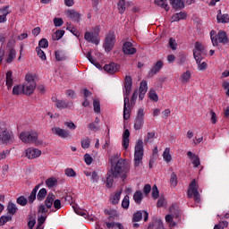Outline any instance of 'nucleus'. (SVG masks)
<instances>
[{
    "label": "nucleus",
    "instance_id": "obj_18",
    "mask_svg": "<svg viewBox=\"0 0 229 229\" xmlns=\"http://www.w3.org/2000/svg\"><path fill=\"white\" fill-rule=\"evenodd\" d=\"M216 42L226 45L229 42L228 35L225 30H219L216 36Z\"/></svg>",
    "mask_w": 229,
    "mask_h": 229
},
{
    "label": "nucleus",
    "instance_id": "obj_30",
    "mask_svg": "<svg viewBox=\"0 0 229 229\" xmlns=\"http://www.w3.org/2000/svg\"><path fill=\"white\" fill-rule=\"evenodd\" d=\"M66 56H65V53L62 50H57L55 51V60L57 62H64V60H65Z\"/></svg>",
    "mask_w": 229,
    "mask_h": 229
},
{
    "label": "nucleus",
    "instance_id": "obj_57",
    "mask_svg": "<svg viewBox=\"0 0 229 229\" xmlns=\"http://www.w3.org/2000/svg\"><path fill=\"white\" fill-rule=\"evenodd\" d=\"M168 44L173 51H176V46H178V44H176V39L170 38Z\"/></svg>",
    "mask_w": 229,
    "mask_h": 229
},
{
    "label": "nucleus",
    "instance_id": "obj_49",
    "mask_svg": "<svg viewBox=\"0 0 229 229\" xmlns=\"http://www.w3.org/2000/svg\"><path fill=\"white\" fill-rule=\"evenodd\" d=\"M151 196H152L153 199H158V198L160 196V191H158V187H157V185H154L152 187Z\"/></svg>",
    "mask_w": 229,
    "mask_h": 229
},
{
    "label": "nucleus",
    "instance_id": "obj_43",
    "mask_svg": "<svg viewBox=\"0 0 229 229\" xmlns=\"http://www.w3.org/2000/svg\"><path fill=\"white\" fill-rule=\"evenodd\" d=\"M163 158L164 160H165V162H171V160L173 159V157H171L170 154V148H166L163 153Z\"/></svg>",
    "mask_w": 229,
    "mask_h": 229
},
{
    "label": "nucleus",
    "instance_id": "obj_55",
    "mask_svg": "<svg viewBox=\"0 0 229 229\" xmlns=\"http://www.w3.org/2000/svg\"><path fill=\"white\" fill-rule=\"evenodd\" d=\"M81 148L83 149H89L90 148V140L89 138L81 140Z\"/></svg>",
    "mask_w": 229,
    "mask_h": 229
},
{
    "label": "nucleus",
    "instance_id": "obj_25",
    "mask_svg": "<svg viewBox=\"0 0 229 229\" xmlns=\"http://www.w3.org/2000/svg\"><path fill=\"white\" fill-rule=\"evenodd\" d=\"M46 196H47V190H46V188L40 189L37 195L38 201H44Z\"/></svg>",
    "mask_w": 229,
    "mask_h": 229
},
{
    "label": "nucleus",
    "instance_id": "obj_32",
    "mask_svg": "<svg viewBox=\"0 0 229 229\" xmlns=\"http://www.w3.org/2000/svg\"><path fill=\"white\" fill-rule=\"evenodd\" d=\"M25 83L27 84H30V85H37V81H35V75L31 74V73H28L25 76Z\"/></svg>",
    "mask_w": 229,
    "mask_h": 229
},
{
    "label": "nucleus",
    "instance_id": "obj_6",
    "mask_svg": "<svg viewBox=\"0 0 229 229\" xmlns=\"http://www.w3.org/2000/svg\"><path fill=\"white\" fill-rule=\"evenodd\" d=\"M99 31H101L99 26H96L93 28L92 32H86L84 34L85 40H87V42H90L91 44H95V46H98V44H99Z\"/></svg>",
    "mask_w": 229,
    "mask_h": 229
},
{
    "label": "nucleus",
    "instance_id": "obj_35",
    "mask_svg": "<svg viewBox=\"0 0 229 229\" xmlns=\"http://www.w3.org/2000/svg\"><path fill=\"white\" fill-rule=\"evenodd\" d=\"M120 157H121V154L117 153L113 155L111 157H109L111 167H115V165H117V160H119Z\"/></svg>",
    "mask_w": 229,
    "mask_h": 229
},
{
    "label": "nucleus",
    "instance_id": "obj_56",
    "mask_svg": "<svg viewBox=\"0 0 229 229\" xmlns=\"http://www.w3.org/2000/svg\"><path fill=\"white\" fill-rule=\"evenodd\" d=\"M36 52L38 54V56H39L41 60H47L46 53L43 52L42 48L36 47Z\"/></svg>",
    "mask_w": 229,
    "mask_h": 229
},
{
    "label": "nucleus",
    "instance_id": "obj_62",
    "mask_svg": "<svg viewBox=\"0 0 229 229\" xmlns=\"http://www.w3.org/2000/svg\"><path fill=\"white\" fill-rule=\"evenodd\" d=\"M203 49H205V47H203V44L197 41L195 43V49H193V51H199V53H201Z\"/></svg>",
    "mask_w": 229,
    "mask_h": 229
},
{
    "label": "nucleus",
    "instance_id": "obj_14",
    "mask_svg": "<svg viewBox=\"0 0 229 229\" xmlns=\"http://www.w3.org/2000/svg\"><path fill=\"white\" fill-rule=\"evenodd\" d=\"M119 69H121V66H119V64L115 63H110L104 65V71H106V72H108L109 74H115V72H117Z\"/></svg>",
    "mask_w": 229,
    "mask_h": 229
},
{
    "label": "nucleus",
    "instance_id": "obj_12",
    "mask_svg": "<svg viewBox=\"0 0 229 229\" xmlns=\"http://www.w3.org/2000/svg\"><path fill=\"white\" fill-rule=\"evenodd\" d=\"M142 216L144 217V221L146 222L149 217V213H148V211L146 210L137 211L136 213L133 214L132 222L139 223V221H142Z\"/></svg>",
    "mask_w": 229,
    "mask_h": 229
},
{
    "label": "nucleus",
    "instance_id": "obj_48",
    "mask_svg": "<svg viewBox=\"0 0 229 229\" xmlns=\"http://www.w3.org/2000/svg\"><path fill=\"white\" fill-rule=\"evenodd\" d=\"M170 183L173 187H176V185H178V176L174 172L171 174Z\"/></svg>",
    "mask_w": 229,
    "mask_h": 229
},
{
    "label": "nucleus",
    "instance_id": "obj_8",
    "mask_svg": "<svg viewBox=\"0 0 229 229\" xmlns=\"http://www.w3.org/2000/svg\"><path fill=\"white\" fill-rule=\"evenodd\" d=\"M144 126V108H140L134 119V130H142Z\"/></svg>",
    "mask_w": 229,
    "mask_h": 229
},
{
    "label": "nucleus",
    "instance_id": "obj_40",
    "mask_svg": "<svg viewBox=\"0 0 229 229\" xmlns=\"http://www.w3.org/2000/svg\"><path fill=\"white\" fill-rule=\"evenodd\" d=\"M181 80L182 83H189V80H191V72L186 71L181 75Z\"/></svg>",
    "mask_w": 229,
    "mask_h": 229
},
{
    "label": "nucleus",
    "instance_id": "obj_39",
    "mask_svg": "<svg viewBox=\"0 0 229 229\" xmlns=\"http://www.w3.org/2000/svg\"><path fill=\"white\" fill-rule=\"evenodd\" d=\"M148 98L151 99V101H155V103L158 102V95L155 89H150L148 91Z\"/></svg>",
    "mask_w": 229,
    "mask_h": 229
},
{
    "label": "nucleus",
    "instance_id": "obj_53",
    "mask_svg": "<svg viewBox=\"0 0 229 229\" xmlns=\"http://www.w3.org/2000/svg\"><path fill=\"white\" fill-rule=\"evenodd\" d=\"M8 221H12V216H2L0 217V226H3L4 225H6Z\"/></svg>",
    "mask_w": 229,
    "mask_h": 229
},
{
    "label": "nucleus",
    "instance_id": "obj_1",
    "mask_svg": "<svg viewBox=\"0 0 229 229\" xmlns=\"http://www.w3.org/2000/svg\"><path fill=\"white\" fill-rule=\"evenodd\" d=\"M128 173H130V166H128L126 160L123 158L118 159L115 167H111L107 172L106 182L107 189H112L114 185V178H122V180H126V178H128Z\"/></svg>",
    "mask_w": 229,
    "mask_h": 229
},
{
    "label": "nucleus",
    "instance_id": "obj_60",
    "mask_svg": "<svg viewBox=\"0 0 229 229\" xmlns=\"http://www.w3.org/2000/svg\"><path fill=\"white\" fill-rule=\"evenodd\" d=\"M35 199H37V191H35V190H32L30 195L29 196V203H30L31 205L33 201H35Z\"/></svg>",
    "mask_w": 229,
    "mask_h": 229
},
{
    "label": "nucleus",
    "instance_id": "obj_42",
    "mask_svg": "<svg viewBox=\"0 0 229 229\" xmlns=\"http://www.w3.org/2000/svg\"><path fill=\"white\" fill-rule=\"evenodd\" d=\"M118 10H119V13H124V12H126V1L125 0H119Z\"/></svg>",
    "mask_w": 229,
    "mask_h": 229
},
{
    "label": "nucleus",
    "instance_id": "obj_51",
    "mask_svg": "<svg viewBox=\"0 0 229 229\" xmlns=\"http://www.w3.org/2000/svg\"><path fill=\"white\" fill-rule=\"evenodd\" d=\"M13 96H19L20 94H22V86L16 85L13 88Z\"/></svg>",
    "mask_w": 229,
    "mask_h": 229
},
{
    "label": "nucleus",
    "instance_id": "obj_52",
    "mask_svg": "<svg viewBox=\"0 0 229 229\" xmlns=\"http://www.w3.org/2000/svg\"><path fill=\"white\" fill-rule=\"evenodd\" d=\"M140 92H148V81H141L140 84Z\"/></svg>",
    "mask_w": 229,
    "mask_h": 229
},
{
    "label": "nucleus",
    "instance_id": "obj_3",
    "mask_svg": "<svg viewBox=\"0 0 229 229\" xmlns=\"http://www.w3.org/2000/svg\"><path fill=\"white\" fill-rule=\"evenodd\" d=\"M142 158H144V141L138 140L134 151V167H139L142 164Z\"/></svg>",
    "mask_w": 229,
    "mask_h": 229
},
{
    "label": "nucleus",
    "instance_id": "obj_20",
    "mask_svg": "<svg viewBox=\"0 0 229 229\" xmlns=\"http://www.w3.org/2000/svg\"><path fill=\"white\" fill-rule=\"evenodd\" d=\"M164 67V62L161 60L157 61L152 69L148 72V76H153L154 74H157V72H160V70Z\"/></svg>",
    "mask_w": 229,
    "mask_h": 229
},
{
    "label": "nucleus",
    "instance_id": "obj_19",
    "mask_svg": "<svg viewBox=\"0 0 229 229\" xmlns=\"http://www.w3.org/2000/svg\"><path fill=\"white\" fill-rule=\"evenodd\" d=\"M187 157L190 158V160H191L193 167H199L201 162L199 161V157L198 155L192 153V151H188Z\"/></svg>",
    "mask_w": 229,
    "mask_h": 229
},
{
    "label": "nucleus",
    "instance_id": "obj_45",
    "mask_svg": "<svg viewBox=\"0 0 229 229\" xmlns=\"http://www.w3.org/2000/svg\"><path fill=\"white\" fill-rule=\"evenodd\" d=\"M193 56L199 66L201 64V60H203V55H201V53H198V51L193 50Z\"/></svg>",
    "mask_w": 229,
    "mask_h": 229
},
{
    "label": "nucleus",
    "instance_id": "obj_59",
    "mask_svg": "<svg viewBox=\"0 0 229 229\" xmlns=\"http://www.w3.org/2000/svg\"><path fill=\"white\" fill-rule=\"evenodd\" d=\"M54 24H55V28H60V26H64V19L55 18Z\"/></svg>",
    "mask_w": 229,
    "mask_h": 229
},
{
    "label": "nucleus",
    "instance_id": "obj_21",
    "mask_svg": "<svg viewBox=\"0 0 229 229\" xmlns=\"http://www.w3.org/2000/svg\"><path fill=\"white\" fill-rule=\"evenodd\" d=\"M169 1L174 10H183V8H185V4L183 3V0H169Z\"/></svg>",
    "mask_w": 229,
    "mask_h": 229
},
{
    "label": "nucleus",
    "instance_id": "obj_44",
    "mask_svg": "<svg viewBox=\"0 0 229 229\" xmlns=\"http://www.w3.org/2000/svg\"><path fill=\"white\" fill-rule=\"evenodd\" d=\"M58 181H56V178L50 177L46 180V185L49 187V189L53 188L55 185H56Z\"/></svg>",
    "mask_w": 229,
    "mask_h": 229
},
{
    "label": "nucleus",
    "instance_id": "obj_11",
    "mask_svg": "<svg viewBox=\"0 0 229 229\" xmlns=\"http://www.w3.org/2000/svg\"><path fill=\"white\" fill-rule=\"evenodd\" d=\"M131 85H133V80L131 79V76L126 75L124 81L123 98H129L130 93L131 92Z\"/></svg>",
    "mask_w": 229,
    "mask_h": 229
},
{
    "label": "nucleus",
    "instance_id": "obj_9",
    "mask_svg": "<svg viewBox=\"0 0 229 229\" xmlns=\"http://www.w3.org/2000/svg\"><path fill=\"white\" fill-rule=\"evenodd\" d=\"M133 107L130 106V98L125 96L123 97V119L128 121L131 115V110Z\"/></svg>",
    "mask_w": 229,
    "mask_h": 229
},
{
    "label": "nucleus",
    "instance_id": "obj_50",
    "mask_svg": "<svg viewBox=\"0 0 229 229\" xmlns=\"http://www.w3.org/2000/svg\"><path fill=\"white\" fill-rule=\"evenodd\" d=\"M38 47H39L41 49V47L43 49H47V47H49V41H47V38H42L39 42H38Z\"/></svg>",
    "mask_w": 229,
    "mask_h": 229
},
{
    "label": "nucleus",
    "instance_id": "obj_22",
    "mask_svg": "<svg viewBox=\"0 0 229 229\" xmlns=\"http://www.w3.org/2000/svg\"><path fill=\"white\" fill-rule=\"evenodd\" d=\"M123 146L124 149H128L130 146V130L126 129L123 135Z\"/></svg>",
    "mask_w": 229,
    "mask_h": 229
},
{
    "label": "nucleus",
    "instance_id": "obj_63",
    "mask_svg": "<svg viewBox=\"0 0 229 229\" xmlns=\"http://www.w3.org/2000/svg\"><path fill=\"white\" fill-rule=\"evenodd\" d=\"M116 217H119V214H117V210H113L107 219L108 221H114Z\"/></svg>",
    "mask_w": 229,
    "mask_h": 229
},
{
    "label": "nucleus",
    "instance_id": "obj_47",
    "mask_svg": "<svg viewBox=\"0 0 229 229\" xmlns=\"http://www.w3.org/2000/svg\"><path fill=\"white\" fill-rule=\"evenodd\" d=\"M216 21H217V22L222 23V24H228L229 16L227 13L222 14Z\"/></svg>",
    "mask_w": 229,
    "mask_h": 229
},
{
    "label": "nucleus",
    "instance_id": "obj_36",
    "mask_svg": "<svg viewBox=\"0 0 229 229\" xmlns=\"http://www.w3.org/2000/svg\"><path fill=\"white\" fill-rule=\"evenodd\" d=\"M55 106L60 110L69 108V102H65V100H56Z\"/></svg>",
    "mask_w": 229,
    "mask_h": 229
},
{
    "label": "nucleus",
    "instance_id": "obj_27",
    "mask_svg": "<svg viewBox=\"0 0 229 229\" xmlns=\"http://www.w3.org/2000/svg\"><path fill=\"white\" fill-rule=\"evenodd\" d=\"M65 35V30H58L52 35V40H60Z\"/></svg>",
    "mask_w": 229,
    "mask_h": 229
},
{
    "label": "nucleus",
    "instance_id": "obj_7",
    "mask_svg": "<svg viewBox=\"0 0 229 229\" xmlns=\"http://www.w3.org/2000/svg\"><path fill=\"white\" fill-rule=\"evenodd\" d=\"M115 45V36L114 35V32H109L105 39V51L106 53H110L114 49V46Z\"/></svg>",
    "mask_w": 229,
    "mask_h": 229
},
{
    "label": "nucleus",
    "instance_id": "obj_15",
    "mask_svg": "<svg viewBox=\"0 0 229 229\" xmlns=\"http://www.w3.org/2000/svg\"><path fill=\"white\" fill-rule=\"evenodd\" d=\"M123 51L124 55H135V53H137V48L133 47L131 42L127 41L123 46Z\"/></svg>",
    "mask_w": 229,
    "mask_h": 229
},
{
    "label": "nucleus",
    "instance_id": "obj_2",
    "mask_svg": "<svg viewBox=\"0 0 229 229\" xmlns=\"http://www.w3.org/2000/svg\"><path fill=\"white\" fill-rule=\"evenodd\" d=\"M20 139L25 144L42 145V141H38V133L33 131L21 132Z\"/></svg>",
    "mask_w": 229,
    "mask_h": 229
},
{
    "label": "nucleus",
    "instance_id": "obj_58",
    "mask_svg": "<svg viewBox=\"0 0 229 229\" xmlns=\"http://www.w3.org/2000/svg\"><path fill=\"white\" fill-rule=\"evenodd\" d=\"M64 173H65L66 176H69V177L76 176V172L72 168H66L64 170Z\"/></svg>",
    "mask_w": 229,
    "mask_h": 229
},
{
    "label": "nucleus",
    "instance_id": "obj_24",
    "mask_svg": "<svg viewBox=\"0 0 229 229\" xmlns=\"http://www.w3.org/2000/svg\"><path fill=\"white\" fill-rule=\"evenodd\" d=\"M133 199L137 205H140L142 203V199H144V196L142 195V191H137L133 194Z\"/></svg>",
    "mask_w": 229,
    "mask_h": 229
},
{
    "label": "nucleus",
    "instance_id": "obj_28",
    "mask_svg": "<svg viewBox=\"0 0 229 229\" xmlns=\"http://www.w3.org/2000/svg\"><path fill=\"white\" fill-rule=\"evenodd\" d=\"M155 4L161 8H164L165 12H169V5L167 4V0H155Z\"/></svg>",
    "mask_w": 229,
    "mask_h": 229
},
{
    "label": "nucleus",
    "instance_id": "obj_54",
    "mask_svg": "<svg viewBox=\"0 0 229 229\" xmlns=\"http://www.w3.org/2000/svg\"><path fill=\"white\" fill-rule=\"evenodd\" d=\"M123 208H128L130 207V196L126 195L122 201Z\"/></svg>",
    "mask_w": 229,
    "mask_h": 229
},
{
    "label": "nucleus",
    "instance_id": "obj_13",
    "mask_svg": "<svg viewBox=\"0 0 229 229\" xmlns=\"http://www.w3.org/2000/svg\"><path fill=\"white\" fill-rule=\"evenodd\" d=\"M42 155V151L38 148H29L26 149V157L30 160L33 158H38Z\"/></svg>",
    "mask_w": 229,
    "mask_h": 229
},
{
    "label": "nucleus",
    "instance_id": "obj_61",
    "mask_svg": "<svg viewBox=\"0 0 229 229\" xmlns=\"http://www.w3.org/2000/svg\"><path fill=\"white\" fill-rule=\"evenodd\" d=\"M91 182H93V183H98V182H99V175H98V172L93 171L91 173Z\"/></svg>",
    "mask_w": 229,
    "mask_h": 229
},
{
    "label": "nucleus",
    "instance_id": "obj_16",
    "mask_svg": "<svg viewBox=\"0 0 229 229\" xmlns=\"http://www.w3.org/2000/svg\"><path fill=\"white\" fill-rule=\"evenodd\" d=\"M66 16L68 19H71V21H73V22H80L81 19V14H80V13L76 12L75 10L66 11Z\"/></svg>",
    "mask_w": 229,
    "mask_h": 229
},
{
    "label": "nucleus",
    "instance_id": "obj_37",
    "mask_svg": "<svg viewBox=\"0 0 229 229\" xmlns=\"http://www.w3.org/2000/svg\"><path fill=\"white\" fill-rule=\"evenodd\" d=\"M8 214H12L13 216L17 213V210H19L16 206L13 204V202H9L7 206Z\"/></svg>",
    "mask_w": 229,
    "mask_h": 229
},
{
    "label": "nucleus",
    "instance_id": "obj_46",
    "mask_svg": "<svg viewBox=\"0 0 229 229\" xmlns=\"http://www.w3.org/2000/svg\"><path fill=\"white\" fill-rule=\"evenodd\" d=\"M137 98H139V90L135 89L132 93L131 103H130V106H131V108L135 106V102L137 101Z\"/></svg>",
    "mask_w": 229,
    "mask_h": 229
},
{
    "label": "nucleus",
    "instance_id": "obj_23",
    "mask_svg": "<svg viewBox=\"0 0 229 229\" xmlns=\"http://www.w3.org/2000/svg\"><path fill=\"white\" fill-rule=\"evenodd\" d=\"M55 201V194L48 193V195L47 196V199H45V206L47 207V208H51V207H53V203Z\"/></svg>",
    "mask_w": 229,
    "mask_h": 229
},
{
    "label": "nucleus",
    "instance_id": "obj_34",
    "mask_svg": "<svg viewBox=\"0 0 229 229\" xmlns=\"http://www.w3.org/2000/svg\"><path fill=\"white\" fill-rule=\"evenodd\" d=\"M153 220L155 229H165L164 228V222H162V219L155 217Z\"/></svg>",
    "mask_w": 229,
    "mask_h": 229
},
{
    "label": "nucleus",
    "instance_id": "obj_10",
    "mask_svg": "<svg viewBox=\"0 0 229 229\" xmlns=\"http://www.w3.org/2000/svg\"><path fill=\"white\" fill-rule=\"evenodd\" d=\"M52 133L57 135V137H60L61 139H69L70 137H72L69 130L62 129L60 127L52 128Z\"/></svg>",
    "mask_w": 229,
    "mask_h": 229
},
{
    "label": "nucleus",
    "instance_id": "obj_4",
    "mask_svg": "<svg viewBox=\"0 0 229 229\" xmlns=\"http://www.w3.org/2000/svg\"><path fill=\"white\" fill-rule=\"evenodd\" d=\"M13 142V133L6 128L4 123H0V144H12Z\"/></svg>",
    "mask_w": 229,
    "mask_h": 229
},
{
    "label": "nucleus",
    "instance_id": "obj_38",
    "mask_svg": "<svg viewBox=\"0 0 229 229\" xmlns=\"http://www.w3.org/2000/svg\"><path fill=\"white\" fill-rule=\"evenodd\" d=\"M93 107L95 114H101V104L98 99L93 100Z\"/></svg>",
    "mask_w": 229,
    "mask_h": 229
},
{
    "label": "nucleus",
    "instance_id": "obj_64",
    "mask_svg": "<svg viewBox=\"0 0 229 229\" xmlns=\"http://www.w3.org/2000/svg\"><path fill=\"white\" fill-rule=\"evenodd\" d=\"M92 157H90V154H85L84 155V162L87 164V165H90L92 164Z\"/></svg>",
    "mask_w": 229,
    "mask_h": 229
},
{
    "label": "nucleus",
    "instance_id": "obj_26",
    "mask_svg": "<svg viewBox=\"0 0 229 229\" xmlns=\"http://www.w3.org/2000/svg\"><path fill=\"white\" fill-rule=\"evenodd\" d=\"M186 18H187V13H185L183 12L177 13L174 14L172 17V19L174 22H177L178 21H182Z\"/></svg>",
    "mask_w": 229,
    "mask_h": 229
},
{
    "label": "nucleus",
    "instance_id": "obj_5",
    "mask_svg": "<svg viewBox=\"0 0 229 229\" xmlns=\"http://www.w3.org/2000/svg\"><path fill=\"white\" fill-rule=\"evenodd\" d=\"M187 197L190 199L193 198L196 203H199V201H201V195H199V191H198V182H196V179H193L190 183Z\"/></svg>",
    "mask_w": 229,
    "mask_h": 229
},
{
    "label": "nucleus",
    "instance_id": "obj_31",
    "mask_svg": "<svg viewBox=\"0 0 229 229\" xmlns=\"http://www.w3.org/2000/svg\"><path fill=\"white\" fill-rule=\"evenodd\" d=\"M210 38L214 47L219 46V42H217V33L216 32V30L210 31Z\"/></svg>",
    "mask_w": 229,
    "mask_h": 229
},
{
    "label": "nucleus",
    "instance_id": "obj_33",
    "mask_svg": "<svg viewBox=\"0 0 229 229\" xmlns=\"http://www.w3.org/2000/svg\"><path fill=\"white\" fill-rule=\"evenodd\" d=\"M16 55H17V52L15 51V49H11L9 51V55L6 59V64H12L13 62V60L15 59Z\"/></svg>",
    "mask_w": 229,
    "mask_h": 229
},
{
    "label": "nucleus",
    "instance_id": "obj_17",
    "mask_svg": "<svg viewBox=\"0 0 229 229\" xmlns=\"http://www.w3.org/2000/svg\"><path fill=\"white\" fill-rule=\"evenodd\" d=\"M35 89H37V84L25 83L22 85V94L25 96H31V94L35 92Z\"/></svg>",
    "mask_w": 229,
    "mask_h": 229
},
{
    "label": "nucleus",
    "instance_id": "obj_41",
    "mask_svg": "<svg viewBox=\"0 0 229 229\" xmlns=\"http://www.w3.org/2000/svg\"><path fill=\"white\" fill-rule=\"evenodd\" d=\"M16 203L21 207H26L28 205V199L24 196H20L16 199Z\"/></svg>",
    "mask_w": 229,
    "mask_h": 229
},
{
    "label": "nucleus",
    "instance_id": "obj_29",
    "mask_svg": "<svg viewBox=\"0 0 229 229\" xmlns=\"http://www.w3.org/2000/svg\"><path fill=\"white\" fill-rule=\"evenodd\" d=\"M123 192V190L116 191L113 198L111 199L112 205H117L119 203V199H121V194Z\"/></svg>",
    "mask_w": 229,
    "mask_h": 229
}]
</instances>
